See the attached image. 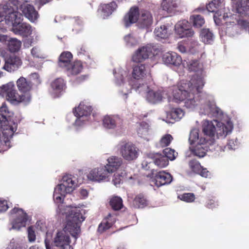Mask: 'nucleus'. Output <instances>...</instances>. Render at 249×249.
Instances as JSON below:
<instances>
[{
    "label": "nucleus",
    "mask_w": 249,
    "mask_h": 249,
    "mask_svg": "<svg viewBox=\"0 0 249 249\" xmlns=\"http://www.w3.org/2000/svg\"><path fill=\"white\" fill-rule=\"evenodd\" d=\"M52 0H36L40 4V6L51 1Z\"/></svg>",
    "instance_id": "338daca9"
},
{
    "label": "nucleus",
    "mask_w": 249,
    "mask_h": 249,
    "mask_svg": "<svg viewBox=\"0 0 249 249\" xmlns=\"http://www.w3.org/2000/svg\"><path fill=\"white\" fill-rule=\"evenodd\" d=\"M189 166L191 171L196 174H197L202 168L199 162L196 160H191L189 162Z\"/></svg>",
    "instance_id": "de8ad7c7"
},
{
    "label": "nucleus",
    "mask_w": 249,
    "mask_h": 249,
    "mask_svg": "<svg viewBox=\"0 0 249 249\" xmlns=\"http://www.w3.org/2000/svg\"><path fill=\"white\" fill-rule=\"evenodd\" d=\"M70 238L65 231H58L53 240V245L57 249H73L70 245Z\"/></svg>",
    "instance_id": "6e6552de"
},
{
    "label": "nucleus",
    "mask_w": 249,
    "mask_h": 249,
    "mask_svg": "<svg viewBox=\"0 0 249 249\" xmlns=\"http://www.w3.org/2000/svg\"><path fill=\"white\" fill-rule=\"evenodd\" d=\"M121 122V120L118 116L106 115L103 119V125L106 128L114 129Z\"/></svg>",
    "instance_id": "b1692460"
},
{
    "label": "nucleus",
    "mask_w": 249,
    "mask_h": 249,
    "mask_svg": "<svg viewBox=\"0 0 249 249\" xmlns=\"http://www.w3.org/2000/svg\"><path fill=\"white\" fill-rule=\"evenodd\" d=\"M219 132H217V135H220V136L225 138L228 135V131L227 130V127L225 125H222V129H219L218 130Z\"/></svg>",
    "instance_id": "bf43d9fd"
},
{
    "label": "nucleus",
    "mask_w": 249,
    "mask_h": 249,
    "mask_svg": "<svg viewBox=\"0 0 249 249\" xmlns=\"http://www.w3.org/2000/svg\"><path fill=\"white\" fill-rule=\"evenodd\" d=\"M204 84L201 77L193 79L188 84V90L179 89L174 90V98L177 102L184 101L187 108L194 107L199 101V94L201 93Z\"/></svg>",
    "instance_id": "f257e3e1"
},
{
    "label": "nucleus",
    "mask_w": 249,
    "mask_h": 249,
    "mask_svg": "<svg viewBox=\"0 0 249 249\" xmlns=\"http://www.w3.org/2000/svg\"><path fill=\"white\" fill-rule=\"evenodd\" d=\"M200 139L199 138V130L195 128L192 129L190 133L189 138V142L191 144L196 142H199Z\"/></svg>",
    "instance_id": "09e8293b"
},
{
    "label": "nucleus",
    "mask_w": 249,
    "mask_h": 249,
    "mask_svg": "<svg viewBox=\"0 0 249 249\" xmlns=\"http://www.w3.org/2000/svg\"><path fill=\"white\" fill-rule=\"evenodd\" d=\"M73 178L74 177L71 175H66L62 178V183L67 186L68 191H73L76 185V182Z\"/></svg>",
    "instance_id": "f704fd0d"
},
{
    "label": "nucleus",
    "mask_w": 249,
    "mask_h": 249,
    "mask_svg": "<svg viewBox=\"0 0 249 249\" xmlns=\"http://www.w3.org/2000/svg\"><path fill=\"white\" fill-rule=\"evenodd\" d=\"M108 174L104 166H100L91 170L87 175L88 179L95 182H100L105 180Z\"/></svg>",
    "instance_id": "f8f14e48"
},
{
    "label": "nucleus",
    "mask_w": 249,
    "mask_h": 249,
    "mask_svg": "<svg viewBox=\"0 0 249 249\" xmlns=\"http://www.w3.org/2000/svg\"><path fill=\"white\" fill-rule=\"evenodd\" d=\"M178 197L181 200L187 203L193 202L196 199L195 194L192 193H183V194L179 195Z\"/></svg>",
    "instance_id": "c03bdc74"
},
{
    "label": "nucleus",
    "mask_w": 249,
    "mask_h": 249,
    "mask_svg": "<svg viewBox=\"0 0 249 249\" xmlns=\"http://www.w3.org/2000/svg\"><path fill=\"white\" fill-rule=\"evenodd\" d=\"M140 14L139 9L137 6L131 8L124 18L125 26L128 27L131 24L138 22Z\"/></svg>",
    "instance_id": "6ab92c4d"
},
{
    "label": "nucleus",
    "mask_w": 249,
    "mask_h": 249,
    "mask_svg": "<svg viewBox=\"0 0 249 249\" xmlns=\"http://www.w3.org/2000/svg\"><path fill=\"white\" fill-rule=\"evenodd\" d=\"M163 153L165 155L164 156L171 160H175L178 156V153L171 148H166L163 150Z\"/></svg>",
    "instance_id": "49530a36"
},
{
    "label": "nucleus",
    "mask_w": 249,
    "mask_h": 249,
    "mask_svg": "<svg viewBox=\"0 0 249 249\" xmlns=\"http://www.w3.org/2000/svg\"><path fill=\"white\" fill-rule=\"evenodd\" d=\"M52 89L57 92H60L65 87V83L63 79L58 78L55 79L51 84Z\"/></svg>",
    "instance_id": "37998d69"
},
{
    "label": "nucleus",
    "mask_w": 249,
    "mask_h": 249,
    "mask_svg": "<svg viewBox=\"0 0 249 249\" xmlns=\"http://www.w3.org/2000/svg\"><path fill=\"white\" fill-rule=\"evenodd\" d=\"M117 8V5L115 1H112L109 3L101 4L98 11L106 18L110 15Z\"/></svg>",
    "instance_id": "393cba45"
},
{
    "label": "nucleus",
    "mask_w": 249,
    "mask_h": 249,
    "mask_svg": "<svg viewBox=\"0 0 249 249\" xmlns=\"http://www.w3.org/2000/svg\"><path fill=\"white\" fill-rule=\"evenodd\" d=\"M12 12L10 11L9 9H8L7 5H4L2 7L0 6V22L2 21L3 18H5L7 21V18L8 16V14Z\"/></svg>",
    "instance_id": "603ef678"
},
{
    "label": "nucleus",
    "mask_w": 249,
    "mask_h": 249,
    "mask_svg": "<svg viewBox=\"0 0 249 249\" xmlns=\"http://www.w3.org/2000/svg\"><path fill=\"white\" fill-rule=\"evenodd\" d=\"M173 140V137L171 134H167L163 135L160 141V145L162 147L168 146Z\"/></svg>",
    "instance_id": "a18cd8bd"
},
{
    "label": "nucleus",
    "mask_w": 249,
    "mask_h": 249,
    "mask_svg": "<svg viewBox=\"0 0 249 249\" xmlns=\"http://www.w3.org/2000/svg\"><path fill=\"white\" fill-rule=\"evenodd\" d=\"M9 111L7 107L4 105L0 107V129L8 124L7 116Z\"/></svg>",
    "instance_id": "4c0bfd02"
},
{
    "label": "nucleus",
    "mask_w": 249,
    "mask_h": 249,
    "mask_svg": "<svg viewBox=\"0 0 249 249\" xmlns=\"http://www.w3.org/2000/svg\"><path fill=\"white\" fill-rule=\"evenodd\" d=\"M153 48L151 45H147L139 48L134 53L132 56V60L134 62L141 63L152 54Z\"/></svg>",
    "instance_id": "9b49d317"
},
{
    "label": "nucleus",
    "mask_w": 249,
    "mask_h": 249,
    "mask_svg": "<svg viewBox=\"0 0 249 249\" xmlns=\"http://www.w3.org/2000/svg\"><path fill=\"white\" fill-rule=\"evenodd\" d=\"M10 246L12 249H26L27 245L26 244L17 243L16 244L11 243Z\"/></svg>",
    "instance_id": "13d9d810"
},
{
    "label": "nucleus",
    "mask_w": 249,
    "mask_h": 249,
    "mask_svg": "<svg viewBox=\"0 0 249 249\" xmlns=\"http://www.w3.org/2000/svg\"><path fill=\"white\" fill-rule=\"evenodd\" d=\"M153 23V18L150 12L147 10L141 11L137 25L141 29H149Z\"/></svg>",
    "instance_id": "4468645a"
},
{
    "label": "nucleus",
    "mask_w": 249,
    "mask_h": 249,
    "mask_svg": "<svg viewBox=\"0 0 249 249\" xmlns=\"http://www.w3.org/2000/svg\"><path fill=\"white\" fill-rule=\"evenodd\" d=\"M64 197V196L58 194L57 193L54 191L53 197L55 203H62L63 202Z\"/></svg>",
    "instance_id": "5fc2aeb1"
},
{
    "label": "nucleus",
    "mask_w": 249,
    "mask_h": 249,
    "mask_svg": "<svg viewBox=\"0 0 249 249\" xmlns=\"http://www.w3.org/2000/svg\"><path fill=\"white\" fill-rule=\"evenodd\" d=\"M14 126L10 125L9 123L6 124L4 126L1 128L3 136L6 140L4 141L5 146L6 148L4 149L6 150L10 147L9 144L10 143L9 139L11 138L14 133L17 130V125L15 123L13 124Z\"/></svg>",
    "instance_id": "f3484780"
},
{
    "label": "nucleus",
    "mask_w": 249,
    "mask_h": 249,
    "mask_svg": "<svg viewBox=\"0 0 249 249\" xmlns=\"http://www.w3.org/2000/svg\"><path fill=\"white\" fill-rule=\"evenodd\" d=\"M67 219V224L63 231L69 232L76 241L80 233V225L85 220V217L80 210L74 209L71 211Z\"/></svg>",
    "instance_id": "20e7f679"
},
{
    "label": "nucleus",
    "mask_w": 249,
    "mask_h": 249,
    "mask_svg": "<svg viewBox=\"0 0 249 249\" xmlns=\"http://www.w3.org/2000/svg\"><path fill=\"white\" fill-rule=\"evenodd\" d=\"M148 204L147 200L142 194L137 195L132 201V206L134 208H143Z\"/></svg>",
    "instance_id": "c85d7f7f"
},
{
    "label": "nucleus",
    "mask_w": 249,
    "mask_h": 249,
    "mask_svg": "<svg viewBox=\"0 0 249 249\" xmlns=\"http://www.w3.org/2000/svg\"><path fill=\"white\" fill-rule=\"evenodd\" d=\"M118 150L123 159L127 161L136 160L139 154V148L132 142L126 141L119 142Z\"/></svg>",
    "instance_id": "423d86ee"
},
{
    "label": "nucleus",
    "mask_w": 249,
    "mask_h": 249,
    "mask_svg": "<svg viewBox=\"0 0 249 249\" xmlns=\"http://www.w3.org/2000/svg\"><path fill=\"white\" fill-rule=\"evenodd\" d=\"M8 48L10 52L15 53L19 51L21 42L16 38H11L8 40Z\"/></svg>",
    "instance_id": "e433bc0d"
},
{
    "label": "nucleus",
    "mask_w": 249,
    "mask_h": 249,
    "mask_svg": "<svg viewBox=\"0 0 249 249\" xmlns=\"http://www.w3.org/2000/svg\"><path fill=\"white\" fill-rule=\"evenodd\" d=\"M111 215L109 213L107 217L103 220L98 228L99 232L102 233L112 227L114 220H111Z\"/></svg>",
    "instance_id": "2f4dec72"
},
{
    "label": "nucleus",
    "mask_w": 249,
    "mask_h": 249,
    "mask_svg": "<svg viewBox=\"0 0 249 249\" xmlns=\"http://www.w3.org/2000/svg\"><path fill=\"white\" fill-rule=\"evenodd\" d=\"M233 8L241 16L249 15V0H237L233 3Z\"/></svg>",
    "instance_id": "412c9836"
},
{
    "label": "nucleus",
    "mask_w": 249,
    "mask_h": 249,
    "mask_svg": "<svg viewBox=\"0 0 249 249\" xmlns=\"http://www.w3.org/2000/svg\"><path fill=\"white\" fill-rule=\"evenodd\" d=\"M162 97V95L160 92L155 91L153 90L148 91L146 94L147 100L152 103L161 101Z\"/></svg>",
    "instance_id": "58836bf2"
},
{
    "label": "nucleus",
    "mask_w": 249,
    "mask_h": 249,
    "mask_svg": "<svg viewBox=\"0 0 249 249\" xmlns=\"http://www.w3.org/2000/svg\"><path fill=\"white\" fill-rule=\"evenodd\" d=\"M21 9L25 17L31 21L34 22L38 18V12L33 5L28 4L22 5Z\"/></svg>",
    "instance_id": "4be33fe9"
},
{
    "label": "nucleus",
    "mask_w": 249,
    "mask_h": 249,
    "mask_svg": "<svg viewBox=\"0 0 249 249\" xmlns=\"http://www.w3.org/2000/svg\"><path fill=\"white\" fill-rule=\"evenodd\" d=\"M17 85L18 90L22 93L21 95H29L31 97L30 92L32 89L33 84L30 81L23 77H20L17 81Z\"/></svg>",
    "instance_id": "aec40b11"
},
{
    "label": "nucleus",
    "mask_w": 249,
    "mask_h": 249,
    "mask_svg": "<svg viewBox=\"0 0 249 249\" xmlns=\"http://www.w3.org/2000/svg\"><path fill=\"white\" fill-rule=\"evenodd\" d=\"M54 192L57 193L58 194L62 195L65 196L67 193H70L72 191H68L67 190V186H66L63 183L58 184L54 189Z\"/></svg>",
    "instance_id": "8fccbe9b"
},
{
    "label": "nucleus",
    "mask_w": 249,
    "mask_h": 249,
    "mask_svg": "<svg viewBox=\"0 0 249 249\" xmlns=\"http://www.w3.org/2000/svg\"><path fill=\"white\" fill-rule=\"evenodd\" d=\"M178 49L181 53H184L186 52L185 47L183 45H179L178 46Z\"/></svg>",
    "instance_id": "774afa93"
},
{
    "label": "nucleus",
    "mask_w": 249,
    "mask_h": 249,
    "mask_svg": "<svg viewBox=\"0 0 249 249\" xmlns=\"http://www.w3.org/2000/svg\"><path fill=\"white\" fill-rule=\"evenodd\" d=\"M22 64V62L19 57L14 54L11 55L5 58V64L3 68L11 72L18 70Z\"/></svg>",
    "instance_id": "ddd939ff"
},
{
    "label": "nucleus",
    "mask_w": 249,
    "mask_h": 249,
    "mask_svg": "<svg viewBox=\"0 0 249 249\" xmlns=\"http://www.w3.org/2000/svg\"><path fill=\"white\" fill-rule=\"evenodd\" d=\"M200 175L202 177L207 178L209 175V172L206 168H203L200 170V171L197 174Z\"/></svg>",
    "instance_id": "e2e57ef3"
},
{
    "label": "nucleus",
    "mask_w": 249,
    "mask_h": 249,
    "mask_svg": "<svg viewBox=\"0 0 249 249\" xmlns=\"http://www.w3.org/2000/svg\"><path fill=\"white\" fill-rule=\"evenodd\" d=\"M73 56L70 52H64L61 53L59 57L58 65L59 67L65 70L71 66L72 63Z\"/></svg>",
    "instance_id": "5701e85b"
},
{
    "label": "nucleus",
    "mask_w": 249,
    "mask_h": 249,
    "mask_svg": "<svg viewBox=\"0 0 249 249\" xmlns=\"http://www.w3.org/2000/svg\"><path fill=\"white\" fill-rule=\"evenodd\" d=\"M148 73L144 65H136L133 67L132 76L135 79L143 78Z\"/></svg>",
    "instance_id": "cd10ccee"
},
{
    "label": "nucleus",
    "mask_w": 249,
    "mask_h": 249,
    "mask_svg": "<svg viewBox=\"0 0 249 249\" xmlns=\"http://www.w3.org/2000/svg\"><path fill=\"white\" fill-rule=\"evenodd\" d=\"M188 68L190 71L195 72H200V74H196L191 79V81L193 79H196L198 78L201 77L202 78L203 81H204V75L203 74V66L202 64L200 63L198 60H192L189 62L188 64ZM204 82V81H203Z\"/></svg>",
    "instance_id": "a878e982"
},
{
    "label": "nucleus",
    "mask_w": 249,
    "mask_h": 249,
    "mask_svg": "<svg viewBox=\"0 0 249 249\" xmlns=\"http://www.w3.org/2000/svg\"><path fill=\"white\" fill-rule=\"evenodd\" d=\"M200 37L205 44H210L213 41L214 35L210 29L204 28L201 30Z\"/></svg>",
    "instance_id": "c756f323"
},
{
    "label": "nucleus",
    "mask_w": 249,
    "mask_h": 249,
    "mask_svg": "<svg viewBox=\"0 0 249 249\" xmlns=\"http://www.w3.org/2000/svg\"><path fill=\"white\" fill-rule=\"evenodd\" d=\"M154 33L157 36L161 38H166L170 34L167 26L164 25L161 26L160 28H156Z\"/></svg>",
    "instance_id": "79ce46f5"
},
{
    "label": "nucleus",
    "mask_w": 249,
    "mask_h": 249,
    "mask_svg": "<svg viewBox=\"0 0 249 249\" xmlns=\"http://www.w3.org/2000/svg\"><path fill=\"white\" fill-rule=\"evenodd\" d=\"M0 94L2 96H5L6 100L12 103L29 102L30 101V96L29 95H18L13 82L2 85L0 87Z\"/></svg>",
    "instance_id": "39448f33"
},
{
    "label": "nucleus",
    "mask_w": 249,
    "mask_h": 249,
    "mask_svg": "<svg viewBox=\"0 0 249 249\" xmlns=\"http://www.w3.org/2000/svg\"><path fill=\"white\" fill-rule=\"evenodd\" d=\"M109 205L113 210L119 211L123 206V200L120 197L113 196L110 199Z\"/></svg>",
    "instance_id": "a19ab883"
},
{
    "label": "nucleus",
    "mask_w": 249,
    "mask_h": 249,
    "mask_svg": "<svg viewBox=\"0 0 249 249\" xmlns=\"http://www.w3.org/2000/svg\"><path fill=\"white\" fill-rule=\"evenodd\" d=\"M31 53L33 56L36 57H40V53L39 50L36 47H34L31 50Z\"/></svg>",
    "instance_id": "0e129e2a"
},
{
    "label": "nucleus",
    "mask_w": 249,
    "mask_h": 249,
    "mask_svg": "<svg viewBox=\"0 0 249 249\" xmlns=\"http://www.w3.org/2000/svg\"><path fill=\"white\" fill-rule=\"evenodd\" d=\"M162 60L166 65L178 66L182 62V58L180 55L175 52L166 53L163 54Z\"/></svg>",
    "instance_id": "dca6fc26"
},
{
    "label": "nucleus",
    "mask_w": 249,
    "mask_h": 249,
    "mask_svg": "<svg viewBox=\"0 0 249 249\" xmlns=\"http://www.w3.org/2000/svg\"><path fill=\"white\" fill-rule=\"evenodd\" d=\"M175 30L179 38L191 37L194 34L190 23L185 19L178 21L175 26Z\"/></svg>",
    "instance_id": "1a4fd4ad"
},
{
    "label": "nucleus",
    "mask_w": 249,
    "mask_h": 249,
    "mask_svg": "<svg viewBox=\"0 0 249 249\" xmlns=\"http://www.w3.org/2000/svg\"><path fill=\"white\" fill-rule=\"evenodd\" d=\"M7 20L12 24V31L15 35L26 37L32 34V26L27 23H22L23 16L19 12L9 13Z\"/></svg>",
    "instance_id": "7ed1b4c3"
},
{
    "label": "nucleus",
    "mask_w": 249,
    "mask_h": 249,
    "mask_svg": "<svg viewBox=\"0 0 249 249\" xmlns=\"http://www.w3.org/2000/svg\"><path fill=\"white\" fill-rule=\"evenodd\" d=\"M218 206V204L217 201L213 199H210L207 203L206 207L209 209H213Z\"/></svg>",
    "instance_id": "052dcab7"
},
{
    "label": "nucleus",
    "mask_w": 249,
    "mask_h": 249,
    "mask_svg": "<svg viewBox=\"0 0 249 249\" xmlns=\"http://www.w3.org/2000/svg\"><path fill=\"white\" fill-rule=\"evenodd\" d=\"M92 111V107L88 106L84 102H81L78 107H75L73 112L74 115L77 118L76 123L85 121L88 120V118L90 115Z\"/></svg>",
    "instance_id": "9d476101"
},
{
    "label": "nucleus",
    "mask_w": 249,
    "mask_h": 249,
    "mask_svg": "<svg viewBox=\"0 0 249 249\" xmlns=\"http://www.w3.org/2000/svg\"><path fill=\"white\" fill-rule=\"evenodd\" d=\"M237 25L240 27L241 28L247 30L249 27V22L244 19H239L237 20Z\"/></svg>",
    "instance_id": "4d7b16f0"
},
{
    "label": "nucleus",
    "mask_w": 249,
    "mask_h": 249,
    "mask_svg": "<svg viewBox=\"0 0 249 249\" xmlns=\"http://www.w3.org/2000/svg\"><path fill=\"white\" fill-rule=\"evenodd\" d=\"M189 20L190 22L195 28H200L205 23V19L203 17L200 15L194 14L190 16Z\"/></svg>",
    "instance_id": "c9c22d12"
},
{
    "label": "nucleus",
    "mask_w": 249,
    "mask_h": 249,
    "mask_svg": "<svg viewBox=\"0 0 249 249\" xmlns=\"http://www.w3.org/2000/svg\"><path fill=\"white\" fill-rule=\"evenodd\" d=\"M28 238L30 242H34L36 239L35 231L32 226H30L28 228Z\"/></svg>",
    "instance_id": "864d4df0"
},
{
    "label": "nucleus",
    "mask_w": 249,
    "mask_h": 249,
    "mask_svg": "<svg viewBox=\"0 0 249 249\" xmlns=\"http://www.w3.org/2000/svg\"><path fill=\"white\" fill-rule=\"evenodd\" d=\"M173 178L170 174L161 171L157 172L153 178V181L158 187L170 184Z\"/></svg>",
    "instance_id": "2eb2a0df"
},
{
    "label": "nucleus",
    "mask_w": 249,
    "mask_h": 249,
    "mask_svg": "<svg viewBox=\"0 0 249 249\" xmlns=\"http://www.w3.org/2000/svg\"><path fill=\"white\" fill-rule=\"evenodd\" d=\"M184 113L182 109L180 108H173L167 113V117L169 119L175 121H178L182 118Z\"/></svg>",
    "instance_id": "473e14b6"
},
{
    "label": "nucleus",
    "mask_w": 249,
    "mask_h": 249,
    "mask_svg": "<svg viewBox=\"0 0 249 249\" xmlns=\"http://www.w3.org/2000/svg\"><path fill=\"white\" fill-rule=\"evenodd\" d=\"M234 146L235 144L233 140H229L226 145V147L230 150L235 149Z\"/></svg>",
    "instance_id": "69168bd1"
},
{
    "label": "nucleus",
    "mask_w": 249,
    "mask_h": 249,
    "mask_svg": "<svg viewBox=\"0 0 249 249\" xmlns=\"http://www.w3.org/2000/svg\"><path fill=\"white\" fill-rule=\"evenodd\" d=\"M9 207L7 201L0 198V213L6 211Z\"/></svg>",
    "instance_id": "6e6d98bb"
},
{
    "label": "nucleus",
    "mask_w": 249,
    "mask_h": 249,
    "mask_svg": "<svg viewBox=\"0 0 249 249\" xmlns=\"http://www.w3.org/2000/svg\"><path fill=\"white\" fill-rule=\"evenodd\" d=\"M180 3L179 0H163L161 5L163 10L172 13L177 10Z\"/></svg>",
    "instance_id": "bb28decb"
},
{
    "label": "nucleus",
    "mask_w": 249,
    "mask_h": 249,
    "mask_svg": "<svg viewBox=\"0 0 249 249\" xmlns=\"http://www.w3.org/2000/svg\"><path fill=\"white\" fill-rule=\"evenodd\" d=\"M215 127L212 122L206 121L202 125V131L205 137L200 138L196 145L191 150L194 155L199 158L204 157L206 151L215 143Z\"/></svg>",
    "instance_id": "f03ea898"
},
{
    "label": "nucleus",
    "mask_w": 249,
    "mask_h": 249,
    "mask_svg": "<svg viewBox=\"0 0 249 249\" xmlns=\"http://www.w3.org/2000/svg\"><path fill=\"white\" fill-rule=\"evenodd\" d=\"M112 182L116 186H117L122 182L121 177L119 175H114L112 179Z\"/></svg>",
    "instance_id": "680f3d73"
},
{
    "label": "nucleus",
    "mask_w": 249,
    "mask_h": 249,
    "mask_svg": "<svg viewBox=\"0 0 249 249\" xmlns=\"http://www.w3.org/2000/svg\"><path fill=\"white\" fill-rule=\"evenodd\" d=\"M223 0H213L206 6L209 12H215L221 7Z\"/></svg>",
    "instance_id": "ea45409f"
},
{
    "label": "nucleus",
    "mask_w": 249,
    "mask_h": 249,
    "mask_svg": "<svg viewBox=\"0 0 249 249\" xmlns=\"http://www.w3.org/2000/svg\"><path fill=\"white\" fill-rule=\"evenodd\" d=\"M107 160V163L104 166L108 174L116 171L123 163L122 159L117 156H111Z\"/></svg>",
    "instance_id": "a211bd4d"
},
{
    "label": "nucleus",
    "mask_w": 249,
    "mask_h": 249,
    "mask_svg": "<svg viewBox=\"0 0 249 249\" xmlns=\"http://www.w3.org/2000/svg\"><path fill=\"white\" fill-rule=\"evenodd\" d=\"M83 69V65L80 61H75L66 69L68 75H75L79 74Z\"/></svg>",
    "instance_id": "7c9ffc66"
},
{
    "label": "nucleus",
    "mask_w": 249,
    "mask_h": 249,
    "mask_svg": "<svg viewBox=\"0 0 249 249\" xmlns=\"http://www.w3.org/2000/svg\"><path fill=\"white\" fill-rule=\"evenodd\" d=\"M154 163L159 168H164L167 166L169 160L163 155L157 154L153 157Z\"/></svg>",
    "instance_id": "72a5a7b5"
},
{
    "label": "nucleus",
    "mask_w": 249,
    "mask_h": 249,
    "mask_svg": "<svg viewBox=\"0 0 249 249\" xmlns=\"http://www.w3.org/2000/svg\"><path fill=\"white\" fill-rule=\"evenodd\" d=\"M149 128V124L144 121L139 124V127L138 129V133L139 135H142L148 132Z\"/></svg>",
    "instance_id": "3c124183"
},
{
    "label": "nucleus",
    "mask_w": 249,
    "mask_h": 249,
    "mask_svg": "<svg viewBox=\"0 0 249 249\" xmlns=\"http://www.w3.org/2000/svg\"><path fill=\"white\" fill-rule=\"evenodd\" d=\"M11 215H14V219L12 222V229L19 230L26 227L28 220V215L22 209L15 207L10 212Z\"/></svg>",
    "instance_id": "0eeeda50"
}]
</instances>
